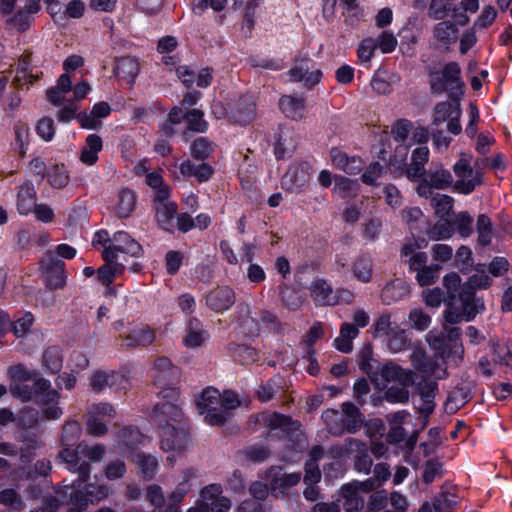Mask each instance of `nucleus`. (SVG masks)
<instances>
[{"mask_svg": "<svg viewBox=\"0 0 512 512\" xmlns=\"http://www.w3.org/2000/svg\"><path fill=\"white\" fill-rule=\"evenodd\" d=\"M484 162L476 161L474 168L471 167L469 158L466 154H461V158L455 163L453 171L457 176L454 188L463 194L471 193L476 186L482 182V174L480 172Z\"/></svg>", "mask_w": 512, "mask_h": 512, "instance_id": "obj_4", "label": "nucleus"}, {"mask_svg": "<svg viewBox=\"0 0 512 512\" xmlns=\"http://www.w3.org/2000/svg\"><path fill=\"white\" fill-rule=\"evenodd\" d=\"M136 208V194L129 189H122L118 194L116 211L120 217H128Z\"/></svg>", "mask_w": 512, "mask_h": 512, "instance_id": "obj_42", "label": "nucleus"}, {"mask_svg": "<svg viewBox=\"0 0 512 512\" xmlns=\"http://www.w3.org/2000/svg\"><path fill=\"white\" fill-rule=\"evenodd\" d=\"M40 10V3L33 1L20 5L19 0H2V16H5L6 31L19 34L31 24L32 15Z\"/></svg>", "mask_w": 512, "mask_h": 512, "instance_id": "obj_3", "label": "nucleus"}, {"mask_svg": "<svg viewBox=\"0 0 512 512\" xmlns=\"http://www.w3.org/2000/svg\"><path fill=\"white\" fill-rule=\"evenodd\" d=\"M146 184L152 189L151 197L157 223L164 230L173 231L175 228L177 205L170 199V187L164 183L163 177L159 172L148 174Z\"/></svg>", "mask_w": 512, "mask_h": 512, "instance_id": "obj_2", "label": "nucleus"}, {"mask_svg": "<svg viewBox=\"0 0 512 512\" xmlns=\"http://www.w3.org/2000/svg\"><path fill=\"white\" fill-rule=\"evenodd\" d=\"M230 350L233 359L242 365H248L258 360V352L246 345L234 344Z\"/></svg>", "mask_w": 512, "mask_h": 512, "instance_id": "obj_45", "label": "nucleus"}, {"mask_svg": "<svg viewBox=\"0 0 512 512\" xmlns=\"http://www.w3.org/2000/svg\"><path fill=\"white\" fill-rule=\"evenodd\" d=\"M206 303L211 310L221 313L235 303V294L228 286L217 287L207 294Z\"/></svg>", "mask_w": 512, "mask_h": 512, "instance_id": "obj_22", "label": "nucleus"}, {"mask_svg": "<svg viewBox=\"0 0 512 512\" xmlns=\"http://www.w3.org/2000/svg\"><path fill=\"white\" fill-rule=\"evenodd\" d=\"M102 148L103 142L99 135H88L80 153V161L88 166L94 165L98 161V154Z\"/></svg>", "mask_w": 512, "mask_h": 512, "instance_id": "obj_32", "label": "nucleus"}, {"mask_svg": "<svg viewBox=\"0 0 512 512\" xmlns=\"http://www.w3.org/2000/svg\"><path fill=\"white\" fill-rule=\"evenodd\" d=\"M439 265H427L416 271V279L420 286H429L436 282L439 277Z\"/></svg>", "mask_w": 512, "mask_h": 512, "instance_id": "obj_58", "label": "nucleus"}, {"mask_svg": "<svg viewBox=\"0 0 512 512\" xmlns=\"http://www.w3.org/2000/svg\"><path fill=\"white\" fill-rule=\"evenodd\" d=\"M33 389L37 400L44 406L43 415L48 420L59 419L63 411L58 406L59 393L57 390L51 388L49 380L44 378H38L34 381Z\"/></svg>", "mask_w": 512, "mask_h": 512, "instance_id": "obj_9", "label": "nucleus"}, {"mask_svg": "<svg viewBox=\"0 0 512 512\" xmlns=\"http://www.w3.org/2000/svg\"><path fill=\"white\" fill-rule=\"evenodd\" d=\"M342 424L345 427V431L354 433L362 425V418L359 409L350 402L342 404Z\"/></svg>", "mask_w": 512, "mask_h": 512, "instance_id": "obj_38", "label": "nucleus"}, {"mask_svg": "<svg viewBox=\"0 0 512 512\" xmlns=\"http://www.w3.org/2000/svg\"><path fill=\"white\" fill-rule=\"evenodd\" d=\"M451 10L448 0H431L428 15L434 20L444 19Z\"/></svg>", "mask_w": 512, "mask_h": 512, "instance_id": "obj_64", "label": "nucleus"}, {"mask_svg": "<svg viewBox=\"0 0 512 512\" xmlns=\"http://www.w3.org/2000/svg\"><path fill=\"white\" fill-rule=\"evenodd\" d=\"M352 272L354 277L363 283H368L372 279L373 263L369 256L361 255L353 263Z\"/></svg>", "mask_w": 512, "mask_h": 512, "instance_id": "obj_41", "label": "nucleus"}, {"mask_svg": "<svg viewBox=\"0 0 512 512\" xmlns=\"http://www.w3.org/2000/svg\"><path fill=\"white\" fill-rule=\"evenodd\" d=\"M178 398L172 399L167 397V401L158 404L155 408V414L158 417V421L162 423L163 421L171 420L179 425L180 419L182 417V411L179 405H177L174 401Z\"/></svg>", "mask_w": 512, "mask_h": 512, "instance_id": "obj_35", "label": "nucleus"}, {"mask_svg": "<svg viewBox=\"0 0 512 512\" xmlns=\"http://www.w3.org/2000/svg\"><path fill=\"white\" fill-rule=\"evenodd\" d=\"M197 410L209 425H221L228 417L221 408L220 392L211 387L206 388L197 399Z\"/></svg>", "mask_w": 512, "mask_h": 512, "instance_id": "obj_6", "label": "nucleus"}, {"mask_svg": "<svg viewBox=\"0 0 512 512\" xmlns=\"http://www.w3.org/2000/svg\"><path fill=\"white\" fill-rule=\"evenodd\" d=\"M258 316L259 313L254 312L249 304L239 303L233 322L240 333L247 337H254L261 330Z\"/></svg>", "mask_w": 512, "mask_h": 512, "instance_id": "obj_14", "label": "nucleus"}, {"mask_svg": "<svg viewBox=\"0 0 512 512\" xmlns=\"http://www.w3.org/2000/svg\"><path fill=\"white\" fill-rule=\"evenodd\" d=\"M354 452L358 453L355 460V468L359 472L368 474L372 466V460L366 453V447L362 442L355 439H348L341 447L333 449V453L337 457H345Z\"/></svg>", "mask_w": 512, "mask_h": 512, "instance_id": "obj_16", "label": "nucleus"}, {"mask_svg": "<svg viewBox=\"0 0 512 512\" xmlns=\"http://www.w3.org/2000/svg\"><path fill=\"white\" fill-rule=\"evenodd\" d=\"M104 250H110L118 257L119 254L130 255L135 258H139L143 255L141 245L124 231L114 233L111 239V244L106 246Z\"/></svg>", "mask_w": 512, "mask_h": 512, "instance_id": "obj_18", "label": "nucleus"}, {"mask_svg": "<svg viewBox=\"0 0 512 512\" xmlns=\"http://www.w3.org/2000/svg\"><path fill=\"white\" fill-rule=\"evenodd\" d=\"M133 461L141 469V472L144 476L152 478L156 473L158 467V461L156 457L138 452L133 455Z\"/></svg>", "mask_w": 512, "mask_h": 512, "instance_id": "obj_50", "label": "nucleus"}, {"mask_svg": "<svg viewBox=\"0 0 512 512\" xmlns=\"http://www.w3.org/2000/svg\"><path fill=\"white\" fill-rule=\"evenodd\" d=\"M119 337L125 341L127 347L135 348L150 345L155 339V332L148 325L140 323L130 325Z\"/></svg>", "mask_w": 512, "mask_h": 512, "instance_id": "obj_17", "label": "nucleus"}, {"mask_svg": "<svg viewBox=\"0 0 512 512\" xmlns=\"http://www.w3.org/2000/svg\"><path fill=\"white\" fill-rule=\"evenodd\" d=\"M341 491L345 499L344 509L346 512H359L364 507V498L355 489V486L344 485Z\"/></svg>", "mask_w": 512, "mask_h": 512, "instance_id": "obj_40", "label": "nucleus"}, {"mask_svg": "<svg viewBox=\"0 0 512 512\" xmlns=\"http://www.w3.org/2000/svg\"><path fill=\"white\" fill-rule=\"evenodd\" d=\"M452 175L443 168H436L430 175V186L436 189H445L452 184Z\"/></svg>", "mask_w": 512, "mask_h": 512, "instance_id": "obj_60", "label": "nucleus"}, {"mask_svg": "<svg viewBox=\"0 0 512 512\" xmlns=\"http://www.w3.org/2000/svg\"><path fill=\"white\" fill-rule=\"evenodd\" d=\"M145 440L146 438L134 427L124 428L118 434V445L123 453L143 444Z\"/></svg>", "mask_w": 512, "mask_h": 512, "instance_id": "obj_37", "label": "nucleus"}, {"mask_svg": "<svg viewBox=\"0 0 512 512\" xmlns=\"http://www.w3.org/2000/svg\"><path fill=\"white\" fill-rule=\"evenodd\" d=\"M408 321L411 328L425 331L431 324V317L422 308H414L409 312Z\"/></svg>", "mask_w": 512, "mask_h": 512, "instance_id": "obj_55", "label": "nucleus"}, {"mask_svg": "<svg viewBox=\"0 0 512 512\" xmlns=\"http://www.w3.org/2000/svg\"><path fill=\"white\" fill-rule=\"evenodd\" d=\"M450 223L451 227H454L462 237L470 236L473 231V219L467 212L458 213L453 217Z\"/></svg>", "mask_w": 512, "mask_h": 512, "instance_id": "obj_52", "label": "nucleus"}, {"mask_svg": "<svg viewBox=\"0 0 512 512\" xmlns=\"http://www.w3.org/2000/svg\"><path fill=\"white\" fill-rule=\"evenodd\" d=\"M310 293L313 300L320 305H332L335 303L332 288L325 280H315L311 284Z\"/></svg>", "mask_w": 512, "mask_h": 512, "instance_id": "obj_39", "label": "nucleus"}, {"mask_svg": "<svg viewBox=\"0 0 512 512\" xmlns=\"http://www.w3.org/2000/svg\"><path fill=\"white\" fill-rule=\"evenodd\" d=\"M331 159L333 165L343 172L356 175L362 170V161L358 157H348V155L337 149H332Z\"/></svg>", "mask_w": 512, "mask_h": 512, "instance_id": "obj_29", "label": "nucleus"}, {"mask_svg": "<svg viewBox=\"0 0 512 512\" xmlns=\"http://www.w3.org/2000/svg\"><path fill=\"white\" fill-rule=\"evenodd\" d=\"M310 181L307 163L292 165L283 177V187L291 193H299Z\"/></svg>", "mask_w": 512, "mask_h": 512, "instance_id": "obj_19", "label": "nucleus"}, {"mask_svg": "<svg viewBox=\"0 0 512 512\" xmlns=\"http://www.w3.org/2000/svg\"><path fill=\"white\" fill-rule=\"evenodd\" d=\"M444 319L448 324H457L462 321H466L461 305H457V299H448V307L444 311Z\"/></svg>", "mask_w": 512, "mask_h": 512, "instance_id": "obj_61", "label": "nucleus"}, {"mask_svg": "<svg viewBox=\"0 0 512 512\" xmlns=\"http://www.w3.org/2000/svg\"><path fill=\"white\" fill-rule=\"evenodd\" d=\"M59 457L68 465V469L72 472L78 473L79 477H82L83 481H87L90 476V465L81 461L83 455L79 451V444L76 448L72 446H63V449L59 453Z\"/></svg>", "mask_w": 512, "mask_h": 512, "instance_id": "obj_20", "label": "nucleus"}, {"mask_svg": "<svg viewBox=\"0 0 512 512\" xmlns=\"http://www.w3.org/2000/svg\"><path fill=\"white\" fill-rule=\"evenodd\" d=\"M255 117V102L251 96L237 100L229 109V118L238 124H248Z\"/></svg>", "mask_w": 512, "mask_h": 512, "instance_id": "obj_23", "label": "nucleus"}, {"mask_svg": "<svg viewBox=\"0 0 512 512\" xmlns=\"http://www.w3.org/2000/svg\"><path fill=\"white\" fill-rule=\"evenodd\" d=\"M412 360L415 363V367L426 375L434 376L436 378H442L445 375V370L440 366L433 364L431 361L426 360L421 351L414 352Z\"/></svg>", "mask_w": 512, "mask_h": 512, "instance_id": "obj_43", "label": "nucleus"}, {"mask_svg": "<svg viewBox=\"0 0 512 512\" xmlns=\"http://www.w3.org/2000/svg\"><path fill=\"white\" fill-rule=\"evenodd\" d=\"M405 426H412L414 428L410 415L405 411L394 413L390 421V430L388 432L390 442L399 443L405 440L408 435Z\"/></svg>", "mask_w": 512, "mask_h": 512, "instance_id": "obj_26", "label": "nucleus"}, {"mask_svg": "<svg viewBox=\"0 0 512 512\" xmlns=\"http://www.w3.org/2000/svg\"><path fill=\"white\" fill-rule=\"evenodd\" d=\"M272 478L270 481L271 490L275 493H284L290 487L295 486L301 479L300 473H282L280 469L271 471Z\"/></svg>", "mask_w": 512, "mask_h": 512, "instance_id": "obj_33", "label": "nucleus"}, {"mask_svg": "<svg viewBox=\"0 0 512 512\" xmlns=\"http://www.w3.org/2000/svg\"><path fill=\"white\" fill-rule=\"evenodd\" d=\"M48 181L54 188H63L69 182V174L63 165H54L48 172Z\"/></svg>", "mask_w": 512, "mask_h": 512, "instance_id": "obj_59", "label": "nucleus"}, {"mask_svg": "<svg viewBox=\"0 0 512 512\" xmlns=\"http://www.w3.org/2000/svg\"><path fill=\"white\" fill-rule=\"evenodd\" d=\"M386 343L388 349L393 353L406 350L409 346L406 330L401 327L394 329V332L386 338Z\"/></svg>", "mask_w": 512, "mask_h": 512, "instance_id": "obj_49", "label": "nucleus"}, {"mask_svg": "<svg viewBox=\"0 0 512 512\" xmlns=\"http://www.w3.org/2000/svg\"><path fill=\"white\" fill-rule=\"evenodd\" d=\"M409 293V286L401 279H395L388 283L381 292V299L385 304L395 303Z\"/></svg>", "mask_w": 512, "mask_h": 512, "instance_id": "obj_34", "label": "nucleus"}, {"mask_svg": "<svg viewBox=\"0 0 512 512\" xmlns=\"http://www.w3.org/2000/svg\"><path fill=\"white\" fill-rule=\"evenodd\" d=\"M462 310L466 321H471L474 317L484 310V303L480 298H476L474 292L469 288H463L459 294Z\"/></svg>", "mask_w": 512, "mask_h": 512, "instance_id": "obj_28", "label": "nucleus"}, {"mask_svg": "<svg viewBox=\"0 0 512 512\" xmlns=\"http://www.w3.org/2000/svg\"><path fill=\"white\" fill-rule=\"evenodd\" d=\"M443 286L450 300L459 298V294L462 292L463 288H469L468 285H461V278L455 272L449 273L443 277Z\"/></svg>", "mask_w": 512, "mask_h": 512, "instance_id": "obj_54", "label": "nucleus"}, {"mask_svg": "<svg viewBox=\"0 0 512 512\" xmlns=\"http://www.w3.org/2000/svg\"><path fill=\"white\" fill-rule=\"evenodd\" d=\"M478 233V243L482 246H488L493 238V225L491 219L486 214H480L476 222Z\"/></svg>", "mask_w": 512, "mask_h": 512, "instance_id": "obj_44", "label": "nucleus"}, {"mask_svg": "<svg viewBox=\"0 0 512 512\" xmlns=\"http://www.w3.org/2000/svg\"><path fill=\"white\" fill-rule=\"evenodd\" d=\"M102 256L105 264L97 270V277L103 285L109 286L116 275L124 272L125 265L123 262H119L118 256L110 250H103Z\"/></svg>", "mask_w": 512, "mask_h": 512, "instance_id": "obj_21", "label": "nucleus"}, {"mask_svg": "<svg viewBox=\"0 0 512 512\" xmlns=\"http://www.w3.org/2000/svg\"><path fill=\"white\" fill-rule=\"evenodd\" d=\"M110 112L111 107L107 102H99L92 107L89 113H79L77 120L82 128L96 130L102 126L101 119L106 118Z\"/></svg>", "mask_w": 512, "mask_h": 512, "instance_id": "obj_24", "label": "nucleus"}, {"mask_svg": "<svg viewBox=\"0 0 512 512\" xmlns=\"http://www.w3.org/2000/svg\"><path fill=\"white\" fill-rule=\"evenodd\" d=\"M195 475L193 469H188L183 473V480L175 487V489L169 494L168 500L170 505L174 506L181 502L185 495L190 490L189 479Z\"/></svg>", "mask_w": 512, "mask_h": 512, "instance_id": "obj_46", "label": "nucleus"}, {"mask_svg": "<svg viewBox=\"0 0 512 512\" xmlns=\"http://www.w3.org/2000/svg\"><path fill=\"white\" fill-rule=\"evenodd\" d=\"M322 419L328 426L331 433L335 435H342L345 432V427L341 422L342 415L339 411L327 409L322 413Z\"/></svg>", "mask_w": 512, "mask_h": 512, "instance_id": "obj_51", "label": "nucleus"}, {"mask_svg": "<svg viewBox=\"0 0 512 512\" xmlns=\"http://www.w3.org/2000/svg\"><path fill=\"white\" fill-rule=\"evenodd\" d=\"M140 71V64L136 58L122 57L117 60L114 74L122 80H125L130 86L135 82V79Z\"/></svg>", "mask_w": 512, "mask_h": 512, "instance_id": "obj_27", "label": "nucleus"}, {"mask_svg": "<svg viewBox=\"0 0 512 512\" xmlns=\"http://www.w3.org/2000/svg\"><path fill=\"white\" fill-rule=\"evenodd\" d=\"M223 490L219 484H210L201 491V501L198 506L190 508L187 512H229L231 500L222 495Z\"/></svg>", "mask_w": 512, "mask_h": 512, "instance_id": "obj_10", "label": "nucleus"}, {"mask_svg": "<svg viewBox=\"0 0 512 512\" xmlns=\"http://www.w3.org/2000/svg\"><path fill=\"white\" fill-rule=\"evenodd\" d=\"M8 375L11 379L10 392L22 399L29 401L34 397L35 392L32 391L25 382L35 378L36 372L28 370L23 365H15L8 369Z\"/></svg>", "mask_w": 512, "mask_h": 512, "instance_id": "obj_13", "label": "nucleus"}, {"mask_svg": "<svg viewBox=\"0 0 512 512\" xmlns=\"http://www.w3.org/2000/svg\"><path fill=\"white\" fill-rule=\"evenodd\" d=\"M290 81L302 82L305 87L312 88L319 84L322 78L320 69L315 68L308 59L297 60L288 71Z\"/></svg>", "mask_w": 512, "mask_h": 512, "instance_id": "obj_15", "label": "nucleus"}, {"mask_svg": "<svg viewBox=\"0 0 512 512\" xmlns=\"http://www.w3.org/2000/svg\"><path fill=\"white\" fill-rule=\"evenodd\" d=\"M465 84L460 78V67L456 62H450L444 66L441 76L433 78L431 90L435 94L446 91L449 98L458 100L463 95Z\"/></svg>", "mask_w": 512, "mask_h": 512, "instance_id": "obj_5", "label": "nucleus"}, {"mask_svg": "<svg viewBox=\"0 0 512 512\" xmlns=\"http://www.w3.org/2000/svg\"><path fill=\"white\" fill-rule=\"evenodd\" d=\"M81 435V426L77 421L70 420L65 423L61 434L62 446H73L74 442L79 439Z\"/></svg>", "mask_w": 512, "mask_h": 512, "instance_id": "obj_56", "label": "nucleus"}, {"mask_svg": "<svg viewBox=\"0 0 512 512\" xmlns=\"http://www.w3.org/2000/svg\"><path fill=\"white\" fill-rule=\"evenodd\" d=\"M453 199L447 195L437 194L432 197L431 204L435 209V212L441 218H445L449 215L452 209Z\"/></svg>", "mask_w": 512, "mask_h": 512, "instance_id": "obj_62", "label": "nucleus"}, {"mask_svg": "<svg viewBox=\"0 0 512 512\" xmlns=\"http://www.w3.org/2000/svg\"><path fill=\"white\" fill-rule=\"evenodd\" d=\"M459 39V29L450 20H443L432 28L431 45L439 51H449Z\"/></svg>", "mask_w": 512, "mask_h": 512, "instance_id": "obj_12", "label": "nucleus"}, {"mask_svg": "<svg viewBox=\"0 0 512 512\" xmlns=\"http://www.w3.org/2000/svg\"><path fill=\"white\" fill-rule=\"evenodd\" d=\"M429 159V150L426 146L416 148L412 153V161L405 173L410 180H416L425 174V164Z\"/></svg>", "mask_w": 512, "mask_h": 512, "instance_id": "obj_30", "label": "nucleus"}, {"mask_svg": "<svg viewBox=\"0 0 512 512\" xmlns=\"http://www.w3.org/2000/svg\"><path fill=\"white\" fill-rule=\"evenodd\" d=\"M259 421L271 429H282L289 431L290 418L277 413H265L260 416Z\"/></svg>", "mask_w": 512, "mask_h": 512, "instance_id": "obj_57", "label": "nucleus"}, {"mask_svg": "<svg viewBox=\"0 0 512 512\" xmlns=\"http://www.w3.org/2000/svg\"><path fill=\"white\" fill-rule=\"evenodd\" d=\"M456 108H460V105H454L449 102L438 103L433 110V124L440 125L444 121L449 120L456 113Z\"/></svg>", "mask_w": 512, "mask_h": 512, "instance_id": "obj_53", "label": "nucleus"}, {"mask_svg": "<svg viewBox=\"0 0 512 512\" xmlns=\"http://www.w3.org/2000/svg\"><path fill=\"white\" fill-rule=\"evenodd\" d=\"M36 192L32 184L26 182L19 187L17 193V209L20 214L27 215L32 212L36 203Z\"/></svg>", "mask_w": 512, "mask_h": 512, "instance_id": "obj_36", "label": "nucleus"}, {"mask_svg": "<svg viewBox=\"0 0 512 512\" xmlns=\"http://www.w3.org/2000/svg\"><path fill=\"white\" fill-rule=\"evenodd\" d=\"M161 437V448L170 453L166 460L172 466L177 456L185 451L189 443V436L182 426L167 423L163 426Z\"/></svg>", "mask_w": 512, "mask_h": 512, "instance_id": "obj_7", "label": "nucleus"}, {"mask_svg": "<svg viewBox=\"0 0 512 512\" xmlns=\"http://www.w3.org/2000/svg\"><path fill=\"white\" fill-rule=\"evenodd\" d=\"M361 369L378 390H385L392 382L401 385L414 383V373L411 370H405L393 362L380 364L371 357L370 350L363 352Z\"/></svg>", "mask_w": 512, "mask_h": 512, "instance_id": "obj_1", "label": "nucleus"}, {"mask_svg": "<svg viewBox=\"0 0 512 512\" xmlns=\"http://www.w3.org/2000/svg\"><path fill=\"white\" fill-rule=\"evenodd\" d=\"M209 334L203 328V325L196 318L189 320L182 342L185 347L195 349L203 346L208 340Z\"/></svg>", "mask_w": 512, "mask_h": 512, "instance_id": "obj_25", "label": "nucleus"}, {"mask_svg": "<svg viewBox=\"0 0 512 512\" xmlns=\"http://www.w3.org/2000/svg\"><path fill=\"white\" fill-rule=\"evenodd\" d=\"M62 354L58 347L47 348L42 356L43 366L51 373H57L62 368Z\"/></svg>", "mask_w": 512, "mask_h": 512, "instance_id": "obj_47", "label": "nucleus"}, {"mask_svg": "<svg viewBox=\"0 0 512 512\" xmlns=\"http://www.w3.org/2000/svg\"><path fill=\"white\" fill-rule=\"evenodd\" d=\"M358 184L355 180L346 177H336L334 189L341 197L345 198L356 193Z\"/></svg>", "mask_w": 512, "mask_h": 512, "instance_id": "obj_63", "label": "nucleus"}, {"mask_svg": "<svg viewBox=\"0 0 512 512\" xmlns=\"http://www.w3.org/2000/svg\"><path fill=\"white\" fill-rule=\"evenodd\" d=\"M90 386L96 392H101L106 388L125 391L129 387V378L121 371L98 370L92 373Z\"/></svg>", "mask_w": 512, "mask_h": 512, "instance_id": "obj_11", "label": "nucleus"}, {"mask_svg": "<svg viewBox=\"0 0 512 512\" xmlns=\"http://www.w3.org/2000/svg\"><path fill=\"white\" fill-rule=\"evenodd\" d=\"M279 107L286 117L300 120L305 114V100L302 97L284 95L279 100Z\"/></svg>", "mask_w": 512, "mask_h": 512, "instance_id": "obj_31", "label": "nucleus"}, {"mask_svg": "<svg viewBox=\"0 0 512 512\" xmlns=\"http://www.w3.org/2000/svg\"><path fill=\"white\" fill-rule=\"evenodd\" d=\"M154 370V383L161 389L162 398H176L178 392L173 386L179 377L177 367L168 358L160 357L154 363Z\"/></svg>", "mask_w": 512, "mask_h": 512, "instance_id": "obj_8", "label": "nucleus"}, {"mask_svg": "<svg viewBox=\"0 0 512 512\" xmlns=\"http://www.w3.org/2000/svg\"><path fill=\"white\" fill-rule=\"evenodd\" d=\"M375 337H385V339L394 332V329L400 328L398 324L391 320L389 314H381L372 326Z\"/></svg>", "mask_w": 512, "mask_h": 512, "instance_id": "obj_48", "label": "nucleus"}]
</instances>
